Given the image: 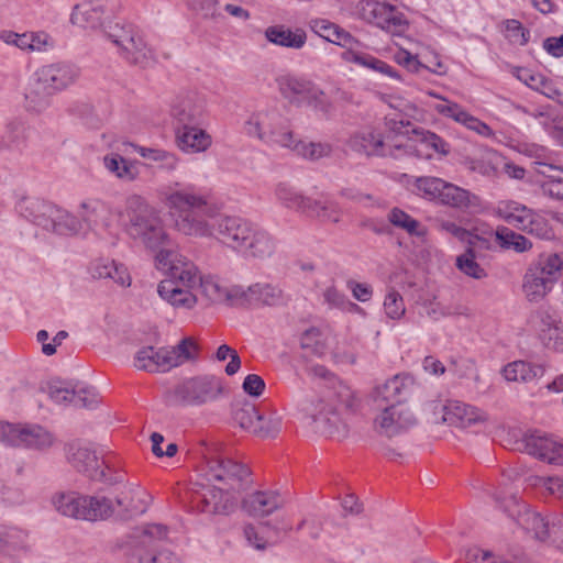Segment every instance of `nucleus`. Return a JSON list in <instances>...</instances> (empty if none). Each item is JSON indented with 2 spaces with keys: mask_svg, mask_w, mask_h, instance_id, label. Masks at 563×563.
Here are the masks:
<instances>
[{
  "mask_svg": "<svg viewBox=\"0 0 563 563\" xmlns=\"http://www.w3.org/2000/svg\"><path fill=\"white\" fill-rule=\"evenodd\" d=\"M177 227L187 236L214 239L246 261L266 260L277 249L276 239L267 230L239 216L219 213L212 223L189 217L178 221Z\"/></svg>",
  "mask_w": 563,
  "mask_h": 563,
  "instance_id": "1",
  "label": "nucleus"
},
{
  "mask_svg": "<svg viewBox=\"0 0 563 563\" xmlns=\"http://www.w3.org/2000/svg\"><path fill=\"white\" fill-rule=\"evenodd\" d=\"M177 227L187 236L214 239L246 261L266 260L277 249L276 239L267 230L239 216L219 213L212 223L189 217L178 221Z\"/></svg>",
  "mask_w": 563,
  "mask_h": 563,
  "instance_id": "2",
  "label": "nucleus"
},
{
  "mask_svg": "<svg viewBox=\"0 0 563 563\" xmlns=\"http://www.w3.org/2000/svg\"><path fill=\"white\" fill-rule=\"evenodd\" d=\"M155 265L166 277L157 284L158 297L174 310L191 311L198 305L201 272L198 266L177 250H161Z\"/></svg>",
  "mask_w": 563,
  "mask_h": 563,
  "instance_id": "3",
  "label": "nucleus"
},
{
  "mask_svg": "<svg viewBox=\"0 0 563 563\" xmlns=\"http://www.w3.org/2000/svg\"><path fill=\"white\" fill-rule=\"evenodd\" d=\"M117 213L126 234L146 249L158 253L172 244L159 213L141 195H130L125 199L124 209Z\"/></svg>",
  "mask_w": 563,
  "mask_h": 563,
  "instance_id": "4",
  "label": "nucleus"
},
{
  "mask_svg": "<svg viewBox=\"0 0 563 563\" xmlns=\"http://www.w3.org/2000/svg\"><path fill=\"white\" fill-rule=\"evenodd\" d=\"M80 70L68 62H55L37 67L29 77L24 92L25 108L42 113L52 106L55 95L68 89L79 78Z\"/></svg>",
  "mask_w": 563,
  "mask_h": 563,
  "instance_id": "5",
  "label": "nucleus"
},
{
  "mask_svg": "<svg viewBox=\"0 0 563 563\" xmlns=\"http://www.w3.org/2000/svg\"><path fill=\"white\" fill-rule=\"evenodd\" d=\"M162 196L168 209L183 211L187 208L189 210L175 219L174 227L178 232L180 231L177 223L181 219L194 217L208 219V221L212 223L220 211L219 207L210 201L209 195L198 191L192 185L175 183L174 185L165 187L162 191Z\"/></svg>",
  "mask_w": 563,
  "mask_h": 563,
  "instance_id": "6",
  "label": "nucleus"
},
{
  "mask_svg": "<svg viewBox=\"0 0 563 563\" xmlns=\"http://www.w3.org/2000/svg\"><path fill=\"white\" fill-rule=\"evenodd\" d=\"M563 260L559 254L540 255L527 268L522 280V292L530 302L544 299L560 279Z\"/></svg>",
  "mask_w": 563,
  "mask_h": 563,
  "instance_id": "7",
  "label": "nucleus"
},
{
  "mask_svg": "<svg viewBox=\"0 0 563 563\" xmlns=\"http://www.w3.org/2000/svg\"><path fill=\"white\" fill-rule=\"evenodd\" d=\"M198 354L196 342L186 338L175 346L154 349L146 346L137 351L134 357V366L137 369L150 373L167 372L187 361L194 360Z\"/></svg>",
  "mask_w": 563,
  "mask_h": 563,
  "instance_id": "8",
  "label": "nucleus"
},
{
  "mask_svg": "<svg viewBox=\"0 0 563 563\" xmlns=\"http://www.w3.org/2000/svg\"><path fill=\"white\" fill-rule=\"evenodd\" d=\"M243 132L249 137L272 147L286 148L291 144V129L286 119L273 109H263L251 113L244 121Z\"/></svg>",
  "mask_w": 563,
  "mask_h": 563,
  "instance_id": "9",
  "label": "nucleus"
},
{
  "mask_svg": "<svg viewBox=\"0 0 563 563\" xmlns=\"http://www.w3.org/2000/svg\"><path fill=\"white\" fill-rule=\"evenodd\" d=\"M410 186L420 198L454 209H466L477 200L468 190L439 177H413Z\"/></svg>",
  "mask_w": 563,
  "mask_h": 563,
  "instance_id": "10",
  "label": "nucleus"
},
{
  "mask_svg": "<svg viewBox=\"0 0 563 563\" xmlns=\"http://www.w3.org/2000/svg\"><path fill=\"white\" fill-rule=\"evenodd\" d=\"M104 34L115 45L118 54L128 63L146 67L155 60L154 49L133 26L110 23Z\"/></svg>",
  "mask_w": 563,
  "mask_h": 563,
  "instance_id": "11",
  "label": "nucleus"
},
{
  "mask_svg": "<svg viewBox=\"0 0 563 563\" xmlns=\"http://www.w3.org/2000/svg\"><path fill=\"white\" fill-rule=\"evenodd\" d=\"M494 213L508 224L541 240H551L554 232L549 221L539 212L515 200L497 203Z\"/></svg>",
  "mask_w": 563,
  "mask_h": 563,
  "instance_id": "12",
  "label": "nucleus"
},
{
  "mask_svg": "<svg viewBox=\"0 0 563 563\" xmlns=\"http://www.w3.org/2000/svg\"><path fill=\"white\" fill-rule=\"evenodd\" d=\"M0 442L10 448L45 451L54 445L56 438L37 423L0 421Z\"/></svg>",
  "mask_w": 563,
  "mask_h": 563,
  "instance_id": "13",
  "label": "nucleus"
},
{
  "mask_svg": "<svg viewBox=\"0 0 563 563\" xmlns=\"http://www.w3.org/2000/svg\"><path fill=\"white\" fill-rule=\"evenodd\" d=\"M496 500L499 503L509 516L514 517L517 523L532 538L550 542L552 517H543L539 512L531 510L526 505H520L516 495L510 490H499L496 494Z\"/></svg>",
  "mask_w": 563,
  "mask_h": 563,
  "instance_id": "14",
  "label": "nucleus"
},
{
  "mask_svg": "<svg viewBox=\"0 0 563 563\" xmlns=\"http://www.w3.org/2000/svg\"><path fill=\"white\" fill-rule=\"evenodd\" d=\"M356 13L365 22L376 25L391 36L401 37L409 29V22L404 12L387 2L360 1L356 5Z\"/></svg>",
  "mask_w": 563,
  "mask_h": 563,
  "instance_id": "15",
  "label": "nucleus"
},
{
  "mask_svg": "<svg viewBox=\"0 0 563 563\" xmlns=\"http://www.w3.org/2000/svg\"><path fill=\"white\" fill-rule=\"evenodd\" d=\"M279 88L285 98L298 104H306L323 114H329L332 103L324 91L305 77L286 76L280 79Z\"/></svg>",
  "mask_w": 563,
  "mask_h": 563,
  "instance_id": "16",
  "label": "nucleus"
},
{
  "mask_svg": "<svg viewBox=\"0 0 563 563\" xmlns=\"http://www.w3.org/2000/svg\"><path fill=\"white\" fill-rule=\"evenodd\" d=\"M427 95L439 100L438 103L432 106V109L441 117L452 120L465 130L481 137L494 139L496 136L494 130L486 122L471 113L462 104L450 100L433 90H428Z\"/></svg>",
  "mask_w": 563,
  "mask_h": 563,
  "instance_id": "17",
  "label": "nucleus"
},
{
  "mask_svg": "<svg viewBox=\"0 0 563 563\" xmlns=\"http://www.w3.org/2000/svg\"><path fill=\"white\" fill-rule=\"evenodd\" d=\"M431 408L437 416L435 421L440 420L461 429L481 426L488 420L485 411L460 400H448L445 404L433 401Z\"/></svg>",
  "mask_w": 563,
  "mask_h": 563,
  "instance_id": "18",
  "label": "nucleus"
},
{
  "mask_svg": "<svg viewBox=\"0 0 563 563\" xmlns=\"http://www.w3.org/2000/svg\"><path fill=\"white\" fill-rule=\"evenodd\" d=\"M247 468L228 457L220 455L208 460L206 479L222 486L228 492L239 493L247 484Z\"/></svg>",
  "mask_w": 563,
  "mask_h": 563,
  "instance_id": "19",
  "label": "nucleus"
},
{
  "mask_svg": "<svg viewBox=\"0 0 563 563\" xmlns=\"http://www.w3.org/2000/svg\"><path fill=\"white\" fill-rule=\"evenodd\" d=\"M350 147L366 155L399 157L402 154H409L412 146L408 141L402 142V140H399L394 142L389 136L385 140L374 131H363L350 139Z\"/></svg>",
  "mask_w": 563,
  "mask_h": 563,
  "instance_id": "20",
  "label": "nucleus"
},
{
  "mask_svg": "<svg viewBox=\"0 0 563 563\" xmlns=\"http://www.w3.org/2000/svg\"><path fill=\"white\" fill-rule=\"evenodd\" d=\"M0 41L25 54H47L56 48V38L44 30H30L22 33L1 30Z\"/></svg>",
  "mask_w": 563,
  "mask_h": 563,
  "instance_id": "21",
  "label": "nucleus"
},
{
  "mask_svg": "<svg viewBox=\"0 0 563 563\" xmlns=\"http://www.w3.org/2000/svg\"><path fill=\"white\" fill-rule=\"evenodd\" d=\"M170 115L180 125H202L208 117L207 99L197 91L181 92L170 104Z\"/></svg>",
  "mask_w": 563,
  "mask_h": 563,
  "instance_id": "22",
  "label": "nucleus"
},
{
  "mask_svg": "<svg viewBox=\"0 0 563 563\" xmlns=\"http://www.w3.org/2000/svg\"><path fill=\"white\" fill-rule=\"evenodd\" d=\"M223 391L220 378L216 376H201L184 382L178 386L176 394L187 405L199 406L218 399Z\"/></svg>",
  "mask_w": 563,
  "mask_h": 563,
  "instance_id": "23",
  "label": "nucleus"
},
{
  "mask_svg": "<svg viewBox=\"0 0 563 563\" xmlns=\"http://www.w3.org/2000/svg\"><path fill=\"white\" fill-rule=\"evenodd\" d=\"M376 411L374 427L379 433L387 437H394L417 423L415 415L406 404H396V406L384 407Z\"/></svg>",
  "mask_w": 563,
  "mask_h": 563,
  "instance_id": "24",
  "label": "nucleus"
},
{
  "mask_svg": "<svg viewBox=\"0 0 563 563\" xmlns=\"http://www.w3.org/2000/svg\"><path fill=\"white\" fill-rule=\"evenodd\" d=\"M188 8L206 19L222 18L224 13L240 21L251 18L249 10L244 9L241 0H186Z\"/></svg>",
  "mask_w": 563,
  "mask_h": 563,
  "instance_id": "25",
  "label": "nucleus"
},
{
  "mask_svg": "<svg viewBox=\"0 0 563 563\" xmlns=\"http://www.w3.org/2000/svg\"><path fill=\"white\" fill-rule=\"evenodd\" d=\"M67 457L75 468L87 474L90 478L106 482L111 481L103 467L106 462L99 461L96 452L90 446L71 443L68 446Z\"/></svg>",
  "mask_w": 563,
  "mask_h": 563,
  "instance_id": "26",
  "label": "nucleus"
},
{
  "mask_svg": "<svg viewBox=\"0 0 563 563\" xmlns=\"http://www.w3.org/2000/svg\"><path fill=\"white\" fill-rule=\"evenodd\" d=\"M525 450L529 455L550 464L563 465V441L552 435L534 432L525 438Z\"/></svg>",
  "mask_w": 563,
  "mask_h": 563,
  "instance_id": "27",
  "label": "nucleus"
},
{
  "mask_svg": "<svg viewBox=\"0 0 563 563\" xmlns=\"http://www.w3.org/2000/svg\"><path fill=\"white\" fill-rule=\"evenodd\" d=\"M49 398L59 405L90 406L95 391L82 383L54 380L48 385Z\"/></svg>",
  "mask_w": 563,
  "mask_h": 563,
  "instance_id": "28",
  "label": "nucleus"
},
{
  "mask_svg": "<svg viewBox=\"0 0 563 563\" xmlns=\"http://www.w3.org/2000/svg\"><path fill=\"white\" fill-rule=\"evenodd\" d=\"M175 143L184 154H200L212 145V136L200 125L186 124L177 128Z\"/></svg>",
  "mask_w": 563,
  "mask_h": 563,
  "instance_id": "29",
  "label": "nucleus"
},
{
  "mask_svg": "<svg viewBox=\"0 0 563 563\" xmlns=\"http://www.w3.org/2000/svg\"><path fill=\"white\" fill-rule=\"evenodd\" d=\"M408 387L409 379L400 375H396L377 386L372 395L374 409L379 410L384 407L396 406V404H405Z\"/></svg>",
  "mask_w": 563,
  "mask_h": 563,
  "instance_id": "30",
  "label": "nucleus"
},
{
  "mask_svg": "<svg viewBox=\"0 0 563 563\" xmlns=\"http://www.w3.org/2000/svg\"><path fill=\"white\" fill-rule=\"evenodd\" d=\"M78 217L82 222V229L85 232L93 230L101 225L104 229H110L111 221V208L110 206L98 198H86L78 206Z\"/></svg>",
  "mask_w": 563,
  "mask_h": 563,
  "instance_id": "31",
  "label": "nucleus"
},
{
  "mask_svg": "<svg viewBox=\"0 0 563 563\" xmlns=\"http://www.w3.org/2000/svg\"><path fill=\"white\" fill-rule=\"evenodd\" d=\"M69 20L73 25L85 30H97L99 27H103L104 31L108 26L104 25V7L101 3L93 1H86L76 4L73 8Z\"/></svg>",
  "mask_w": 563,
  "mask_h": 563,
  "instance_id": "32",
  "label": "nucleus"
},
{
  "mask_svg": "<svg viewBox=\"0 0 563 563\" xmlns=\"http://www.w3.org/2000/svg\"><path fill=\"white\" fill-rule=\"evenodd\" d=\"M501 156L497 151L481 145L476 148L474 155L464 156L462 165L471 173H476L485 177L494 176L501 163Z\"/></svg>",
  "mask_w": 563,
  "mask_h": 563,
  "instance_id": "33",
  "label": "nucleus"
},
{
  "mask_svg": "<svg viewBox=\"0 0 563 563\" xmlns=\"http://www.w3.org/2000/svg\"><path fill=\"white\" fill-rule=\"evenodd\" d=\"M266 41L275 46L301 49L307 43V33L301 27H288L285 24L269 25L264 31Z\"/></svg>",
  "mask_w": 563,
  "mask_h": 563,
  "instance_id": "34",
  "label": "nucleus"
},
{
  "mask_svg": "<svg viewBox=\"0 0 563 563\" xmlns=\"http://www.w3.org/2000/svg\"><path fill=\"white\" fill-rule=\"evenodd\" d=\"M199 290L210 303L233 305L244 295L240 287H228L222 285L216 277L206 276L202 273Z\"/></svg>",
  "mask_w": 563,
  "mask_h": 563,
  "instance_id": "35",
  "label": "nucleus"
},
{
  "mask_svg": "<svg viewBox=\"0 0 563 563\" xmlns=\"http://www.w3.org/2000/svg\"><path fill=\"white\" fill-rule=\"evenodd\" d=\"M284 505V498L274 490H258L250 494L243 501L245 510L257 517L273 514Z\"/></svg>",
  "mask_w": 563,
  "mask_h": 563,
  "instance_id": "36",
  "label": "nucleus"
},
{
  "mask_svg": "<svg viewBox=\"0 0 563 563\" xmlns=\"http://www.w3.org/2000/svg\"><path fill=\"white\" fill-rule=\"evenodd\" d=\"M232 492L213 483L212 486H202L198 496L202 503L201 510L205 512L220 514L230 509L233 503Z\"/></svg>",
  "mask_w": 563,
  "mask_h": 563,
  "instance_id": "37",
  "label": "nucleus"
},
{
  "mask_svg": "<svg viewBox=\"0 0 563 563\" xmlns=\"http://www.w3.org/2000/svg\"><path fill=\"white\" fill-rule=\"evenodd\" d=\"M47 222L45 230L53 231L57 234L76 235L85 233L79 217L55 205H53Z\"/></svg>",
  "mask_w": 563,
  "mask_h": 563,
  "instance_id": "38",
  "label": "nucleus"
},
{
  "mask_svg": "<svg viewBox=\"0 0 563 563\" xmlns=\"http://www.w3.org/2000/svg\"><path fill=\"white\" fill-rule=\"evenodd\" d=\"M545 368L543 365L533 364L526 361H514L506 364L500 374L508 383H531L534 379L541 378L544 375Z\"/></svg>",
  "mask_w": 563,
  "mask_h": 563,
  "instance_id": "39",
  "label": "nucleus"
},
{
  "mask_svg": "<svg viewBox=\"0 0 563 563\" xmlns=\"http://www.w3.org/2000/svg\"><path fill=\"white\" fill-rule=\"evenodd\" d=\"M102 166L111 176L124 183L134 181L140 176L137 162L126 159L115 152L102 157Z\"/></svg>",
  "mask_w": 563,
  "mask_h": 563,
  "instance_id": "40",
  "label": "nucleus"
},
{
  "mask_svg": "<svg viewBox=\"0 0 563 563\" xmlns=\"http://www.w3.org/2000/svg\"><path fill=\"white\" fill-rule=\"evenodd\" d=\"M539 331L540 339L547 347L563 352V319L560 316L542 313Z\"/></svg>",
  "mask_w": 563,
  "mask_h": 563,
  "instance_id": "41",
  "label": "nucleus"
},
{
  "mask_svg": "<svg viewBox=\"0 0 563 563\" xmlns=\"http://www.w3.org/2000/svg\"><path fill=\"white\" fill-rule=\"evenodd\" d=\"M86 496L76 492H58L52 497L54 509L62 516L84 519L86 512Z\"/></svg>",
  "mask_w": 563,
  "mask_h": 563,
  "instance_id": "42",
  "label": "nucleus"
},
{
  "mask_svg": "<svg viewBox=\"0 0 563 563\" xmlns=\"http://www.w3.org/2000/svg\"><path fill=\"white\" fill-rule=\"evenodd\" d=\"M411 131L416 134L417 142L421 147V150H418L419 156L430 159L434 155L445 157L450 154V143L446 142L442 136L424 129H412Z\"/></svg>",
  "mask_w": 563,
  "mask_h": 563,
  "instance_id": "43",
  "label": "nucleus"
},
{
  "mask_svg": "<svg viewBox=\"0 0 563 563\" xmlns=\"http://www.w3.org/2000/svg\"><path fill=\"white\" fill-rule=\"evenodd\" d=\"M131 147L142 158L155 163L163 172L173 173L179 166V157L174 152L162 147H150L135 143H132Z\"/></svg>",
  "mask_w": 563,
  "mask_h": 563,
  "instance_id": "44",
  "label": "nucleus"
},
{
  "mask_svg": "<svg viewBox=\"0 0 563 563\" xmlns=\"http://www.w3.org/2000/svg\"><path fill=\"white\" fill-rule=\"evenodd\" d=\"M334 336L328 329L310 328L300 336V346L316 356H324L331 349Z\"/></svg>",
  "mask_w": 563,
  "mask_h": 563,
  "instance_id": "45",
  "label": "nucleus"
},
{
  "mask_svg": "<svg viewBox=\"0 0 563 563\" xmlns=\"http://www.w3.org/2000/svg\"><path fill=\"white\" fill-rule=\"evenodd\" d=\"M312 421L317 431L328 435L345 431L341 413L330 404H320L318 412L312 416Z\"/></svg>",
  "mask_w": 563,
  "mask_h": 563,
  "instance_id": "46",
  "label": "nucleus"
},
{
  "mask_svg": "<svg viewBox=\"0 0 563 563\" xmlns=\"http://www.w3.org/2000/svg\"><path fill=\"white\" fill-rule=\"evenodd\" d=\"M275 199L285 208L306 213L310 208L311 199L302 195L297 188L288 183H278L274 188Z\"/></svg>",
  "mask_w": 563,
  "mask_h": 563,
  "instance_id": "47",
  "label": "nucleus"
},
{
  "mask_svg": "<svg viewBox=\"0 0 563 563\" xmlns=\"http://www.w3.org/2000/svg\"><path fill=\"white\" fill-rule=\"evenodd\" d=\"M29 135V128L21 119H14L7 124L5 132L0 140V151L21 152Z\"/></svg>",
  "mask_w": 563,
  "mask_h": 563,
  "instance_id": "48",
  "label": "nucleus"
},
{
  "mask_svg": "<svg viewBox=\"0 0 563 563\" xmlns=\"http://www.w3.org/2000/svg\"><path fill=\"white\" fill-rule=\"evenodd\" d=\"M52 208L53 203L37 198H25L18 206V210L23 218L43 229L47 227V218L51 214Z\"/></svg>",
  "mask_w": 563,
  "mask_h": 563,
  "instance_id": "49",
  "label": "nucleus"
},
{
  "mask_svg": "<svg viewBox=\"0 0 563 563\" xmlns=\"http://www.w3.org/2000/svg\"><path fill=\"white\" fill-rule=\"evenodd\" d=\"M539 173L544 176L542 192L551 198L563 200V168L540 163Z\"/></svg>",
  "mask_w": 563,
  "mask_h": 563,
  "instance_id": "50",
  "label": "nucleus"
},
{
  "mask_svg": "<svg viewBox=\"0 0 563 563\" xmlns=\"http://www.w3.org/2000/svg\"><path fill=\"white\" fill-rule=\"evenodd\" d=\"M286 148L309 159H319L328 156L332 152V147L329 143L297 140L294 133L291 134V144L286 146Z\"/></svg>",
  "mask_w": 563,
  "mask_h": 563,
  "instance_id": "51",
  "label": "nucleus"
},
{
  "mask_svg": "<svg viewBox=\"0 0 563 563\" xmlns=\"http://www.w3.org/2000/svg\"><path fill=\"white\" fill-rule=\"evenodd\" d=\"M388 221L396 228L410 235L424 236L427 230L419 221L399 208H393L387 216Z\"/></svg>",
  "mask_w": 563,
  "mask_h": 563,
  "instance_id": "52",
  "label": "nucleus"
},
{
  "mask_svg": "<svg viewBox=\"0 0 563 563\" xmlns=\"http://www.w3.org/2000/svg\"><path fill=\"white\" fill-rule=\"evenodd\" d=\"M340 213L341 210L334 201L329 199H311L310 208L306 210L305 214L335 223L340 220Z\"/></svg>",
  "mask_w": 563,
  "mask_h": 563,
  "instance_id": "53",
  "label": "nucleus"
},
{
  "mask_svg": "<svg viewBox=\"0 0 563 563\" xmlns=\"http://www.w3.org/2000/svg\"><path fill=\"white\" fill-rule=\"evenodd\" d=\"M85 520L104 519L113 512V504L103 496H86Z\"/></svg>",
  "mask_w": 563,
  "mask_h": 563,
  "instance_id": "54",
  "label": "nucleus"
},
{
  "mask_svg": "<svg viewBox=\"0 0 563 563\" xmlns=\"http://www.w3.org/2000/svg\"><path fill=\"white\" fill-rule=\"evenodd\" d=\"M323 299L329 307L340 309L347 313H356L362 310L358 305L351 301L345 294L335 287H328L324 289Z\"/></svg>",
  "mask_w": 563,
  "mask_h": 563,
  "instance_id": "55",
  "label": "nucleus"
},
{
  "mask_svg": "<svg viewBox=\"0 0 563 563\" xmlns=\"http://www.w3.org/2000/svg\"><path fill=\"white\" fill-rule=\"evenodd\" d=\"M0 547L8 554L25 549L26 533L18 528H5L0 530Z\"/></svg>",
  "mask_w": 563,
  "mask_h": 563,
  "instance_id": "56",
  "label": "nucleus"
},
{
  "mask_svg": "<svg viewBox=\"0 0 563 563\" xmlns=\"http://www.w3.org/2000/svg\"><path fill=\"white\" fill-rule=\"evenodd\" d=\"M393 59L412 74H419L423 68L421 53L411 52L402 46H398V49L393 55Z\"/></svg>",
  "mask_w": 563,
  "mask_h": 563,
  "instance_id": "57",
  "label": "nucleus"
},
{
  "mask_svg": "<svg viewBox=\"0 0 563 563\" xmlns=\"http://www.w3.org/2000/svg\"><path fill=\"white\" fill-rule=\"evenodd\" d=\"M252 298L261 301L264 305H277L283 299L282 290L269 284H256L249 288Z\"/></svg>",
  "mask_w": 563,
  "mask_h": 563,
  "instance_id": "58",
  "label": "nucleus"
},
{
  "mask_svg": "<svg viewBox=\"0 0 563 563\" xmlns=\"http://www.w3.org/2000/svg\"><path fill=\"white\" fill-rule=\"evenodd\" d=\"M261 413L252 406L246 405L234 412V421L244 430L255 434Z\"/></svg>",
  "mask_w": 563,
  "mask_h": 563,
  "instance_id": "59",
  "label": "nucleus"
},
{
  "mask_svg": "<svg viewBox=\"0 0 563 563\" xmlns=\"http://www.w3.org/2000/svg\"><path fill=\"white\" fill-rule=\"evenodd\" d=\"M384 312L391 320H399L406 312L401 295L396 290H389L384 299Z\"/></svg>",
  "mask_w": 563,
  "mask_h": 563,
  "instance_id": "60",
  "label": "nucleus"
},
{
  "mask_svg": "<svg viewBox=\"0 0 563 563\" xmlns=\"http://www.w3.org/2000/svg\"><path fill=\"white\" fill-rule=\"evenodd\" d=\"M456 266L462 273L470 277L481 279L486 276L485 269L475 261V255L472 250H468L456 258Z\"/></svg>",
  "mask_w": 563,
  "mask_h": 563,
  "instance_id": "61",
  "label": "nucleus"
},
{
  "mask_svg": "<svg viewBox=\"0 0 563 563\" xmlns=\"http://www.w3.org/2000/svg\"><path fill=\"white\" fill-rule=\"evenodd\" d=\"M538 123L554 139L562 137L561 121L551 117L545 109L536 110L529 113Z\"/></svg>",
  "mask_w": 563,
  "mask_h": 563,
  "instance_id": "62",
  "label": "nucleus"
},
{
  "mask_svg": "<svg viewBox=\"0 0 563 563\" xmlns=\"http://www.w3.org/2000/svg\"><path fill=\"white\" fill-rule=\"evenodd\" d=\"M530 485L534 487H544L547 492L560 499H563V478L552 476L544 477L533 475L528 478Z\"/></svg>",
  "mask_w": 563,
  "mask_h": 563,
  "instance_id": "63",
  "label": "nucleus"
},
{
  "mask_svg": "<svg viewBox=\"0 0 563 563\" xmlns=\"http://www.w3.org/2000/svg\"><path fill=\"white\" fill-rule=\"evenodd\" d=\"M467 563H511L488 550L481 548H470L465 553Z\"/></svg>",
  "mask_w": 563,
  "mask_h": 563,
  "instance_id": "64",
  "label": "nucleus"
}]
</instances>
